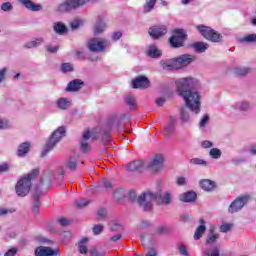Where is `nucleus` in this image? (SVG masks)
Returning a JSON list of instances; mask_svg holds the SVG:
<instances>
[{
  "label": "nucleus",
  "mask_w": 256,
  "mask_h": 256,
  "mask_svg": "<svg viewBox=\"0 0 256 256\" xmlns=\"http://www.w3.org/2000/svg\"><path fill=\"white\" fill-rule=\"evenodd\" d=\"M199 87V80L186 77L176 81V89L182 99H184L186 107L196 115L201 113V93L195 90Z\"/></svg>",
  "instance_id": "obj_1"
},
{
  "label": "nucleus",
  "mask_w": 256,
  "mask_h": 256,
  "mask_svg": "<svg viewBox=\"0 0 256 256\" xmlns=\"http://www.w3.org/2000/svg\"><path fill=\"white\" fill-rule=\"evenodd\" d=\"M154 201L157 202L158 205H171L173 195L171 192H163L161 194L144 192L137 199L138 205H140L144 211H151Z\"/></svg>",
  "instance_id": "obj_2"
},
{
  "label": "nucleus",
  "mask_w": 256,
  "mask_h": 256,
  "mask_svg": "<svg viewBox=\"0 0 256 256\" xmlns=\"http://www.w3.org/2000/svg\"><path fill=\"white\" fill-rule=\"evenodd\" d=\"M38 175L39 169H34L30 174L19 179L15 186L18 197H26V195H29V191H31V181H33V179H35Z\"/></svg>",
  "instance_id": "obj_3"
},
{
  "label": "nucleus",
  "mask_w": 256,
  "mask_h": 256,
  "mask_svg": "<svg viewBox=\"0 0 256 256\" xmlns=\"http://www.w3.org/2000/svg\"><path fill=\"white\" fill-rule=\"evenodd\" d=\"M63 137H65V127L60 126L56 131L53 132L49 141L46 143V146L42 151V157H45L47 152L51 151V149H53V147H55V145H57L61 139H63Z\"/></svg>",
  "instance_id": "obj_4"
},
{
  "label": "nucleus",
  "mask_w": 256,
  "mask_h": 256,
  "mask_svg": "<svg viewBox=\"0 0 256 256\" xmlns=\"http://www.w3.org/2000/svg\"><path fill=\"white\" fill-rule=\"evenodd\" d=\"M196 29L199 31L202 37H204L208 41H212V43H219V41H221V34L211 29V27L209 26L198 25L196 26Z\"/></svg>",
  "instance_id": "obj_5"
},
{
  "label": "nucleus",
  "mask_w": 256,
  "mask_h": 256,
  "mask_svg": "<svg viewBox=\"0 0 256 256\" xmlns=\"http://www.w3.org/2000/svg\"><path fill=\"white\" fill-rule=\"evenodd\" d=\"M88 1L89 0H66L57 7V11H59V13H65L72 9H78V7H83Z\"/></svg>",
  "instance_id": "obj_6"
},
{
  "label": "nucleus",
  "mask_w": 256,
  "mask_h": 256,
  "mask_svg": "<svg viewBox=\"0 0 256 256\" xmlns=\"http://www.w3.org/2000/svg\"><path fill=\"white\" fill-rule=\"evenodd\" d=\"M249 201H251V196L247 194L236 198L229 207V213H237V211H241Z\"/></svg>",
  "instance_id": "obj_7"
},
{
  "label": "nucleus",
  "mask_w": 256,
  "mask_h": 256,
  "mask_svg": "<svg viewBox=\"0 0 256 256\" xmlns=\"http://www.w3.org/2000/svg\"><path fill=\"white\" fill-rule=\"evenodd\" d=\"M109 45V42L105 39L94 38L88 42V49L94 51V53H99Z\"/></svg>",
  "instance_id": "obj_8"
},
{
  "label": "nucleus",
  "mask_w": 256,
  "mask_h": 256,
  "mask_svg": "<svg viewBox=\"0 0 256 256\" xmlns=\"http://www.w3.org/2000/svg\"><path fill=\"white\" fill-rule=\"evenodd\" d=\"M185 31L184 30H175L174 35L170 38V44L173 47H183V42L185 41Z\"/></svg>",
  "instance_id": "obj_9"
},
{
  "label": "nucleus",
  "mask_w": 256,
  "mask_h": 256,
  "mask_svg": "<svg viewBox=\"0 0 256 256\" xmlns=\"http://www.w3.org/2000/svg\"><path fill=\"white\" fill-rule=\"evenodd\" d=\"M176 62V69H183V67H187L193 63L195 56L189 54H183L178 58H174Z\"/></svg>",
  "instance_id": "obj_10"
},
{
  "label": "nucleus",
  "mask_w": 256,
  "mask_h": 256,
  "mask_svg": "<svg viewBox=\"0 0 256 256\" xmlns=\"http://www.w3.org/2000/svg\"><path fill=\"white\" fill-rule=\"evenodd\" d=\"M95 137L97 136H93V133H91V131L89 130L84 132V134L82 135V140L80 142V149L82 153H88V151H91V146L87 141L88 139H95Z\"/></svg>",
  "instance_id": "obj_11"
},
{
  "label": "nucleus",
  "mask_w": 256,
  "mask_h": 256,
  "mask_svg": "<svg viewBox=\"0 0 256 256\" xmlns=\"http://www.w3.org/2000/svg\"><path fill=\"white\" fill-rule=\"evenodd\" d=\"M148 33L152 39H159L163 35H166L167 27L163 25L153 26L149 29Z\"/></svg>",
  "instance_id": "obj_12"
},
{
  "label": "nucleus",
  "mask_w": 256,
  "mask_h": 256,
  "mask_svg": "<svg viewBox=\"0 0 256 256\" xmlns=\"http://www.w3.org/2000/svg\"><path fill=\"white\" fill-rule=\"evenodd\" d=\"M35 255L36 256H57L59 254V249H51L49 247L45 246H39L35 250Z\"/></svg>",
  "instance_id": "obj_13"
},
{
  "label": "nucleus",
  "mask_w": 256,
  "mask_h": 256,
  "mask_svg": "<svg viewBox=\"0 0 256 256\" xmlns=\"http://www.w3.org/2000/svg\"><path fill=\"white\" fill-rule=\"evenodd\" d=\"M164 162L165 159L163 158V155L158 154L153 157L151 163L148 164V168L152 169V171H159L160 169H163Z\"/></svg>",
  "instance_id": "obj_14"
},
{
  "label": "nucleus",
  "mask_w": 256,
  "mask_h": 256,
  "mask_svg": "<svg viewBox=\"0 0 256 256\" xmlns=\"http://www.w3.org/2000/svg\"><path fill=\"white\" fill-rule=\"evenodd\" d=\"M149 84V79H147L145 76H139L132 81L133 89H147Z\"/></svg>",
  "instance_id": "obj_15"
},
{
  "label": "nucleus",
  "mask_w": 256,
  "mask_h": 256,
  "mask_svg": "<svg viewBox=\"0 0 256 256\" xmlns=\"http://www.w3.org/2000/svg\"><path fill=\"white\" fill-rule=\"evenodd\" d=\"M221 236L219 235V233H217L215 231V229L210 228V230L208 231V234L206 236V245H215V243H217L219 241V238Z\"/></svg>",
  "instance_id": "obj_16"
},
{
  "label": "nucleus",
  "mask_w": 256,
  "mask_h": 256,
  "mask_svg": "<svg viewBox=\"0 0 256 256\" xmlns=\"http://www.w3.org/2000/svg\"><path fill=\"white\" fill-rule=\"evenodd\" d=\"M105 29H107V24L105 23L103 16H98L94 26V34L101 35Z\"/></svg>",
  "instance_id": "obj_17"
},
{
  "label": "nucleus",
  "mask_w": 256,
  "mask_h": 256,
  "mask_svg": "<svg viewBox=\"0 0 256 256\" xmlns=\"http://www.w3.org/2000/svg\"><path fill=\"white\" fill-rule=\"evenodd\" d=\"M127 169L128 171H143V169H145V162H143V160H136L133 162H130L127 165Z\"/></svg>",
  "instance_id": "obj_18"
},
{
  "label": "nucleus",
  "mask_w": 256,
  "mask_h": 256,
  "mask_svg": "<svg viewBox=\"0 0 256 256\" xmlns=\"http://www.w3.org/2000/svg\"><path fill=\"white\" fill-rule=\"evenodd\" d=\"M18 1H20V3H22V5L26 7V9H28V11H41V9L43 8L41 4H35L31 0H18Z\"/></svg>",
  "instance_id": "obj_19"
},
{
  "label": "nucleus",
  "mask_w": 256,
  "mask_h": 256,
  "mask_svg": "<svg viewBox=\"0 0 256 256\" xmlns=\"http://www.w3.org/2000/svg\"><path fill=\"white\" fill-rule=\"evenodd\" d=\"M162 69L166 71H172V69H177V64L175 62V58L171 60H162L160 62Z\"/></svg>",
  "instance_id": "obj_20"
},
{
  "label": "nucleus",
  "mask_w": 256,
  "mask_h": 256,
  "mask_svg": "<svg viewBox=\"0 0 256 256\" xmlns=\"http://www.w3.org/2000/svg\"><path fill=\"white\" fill-rule=\"evenodd\" d=\"M195 199H197V194L191 191L185 192L180 196V201H183V203H192Z\"/></svg>",
  "instance_id": "obj_21"
},
{
  "label": "nucleus",
  "mask_w": 256,
  "mask_h": 256,
  "mask_svg": "<svg viewBox=\"0 0 256 256\" xmlns=\"http://www.w3.org/2000/svg\"><path fill=\"white\" fill-rule=\"evenodd\" d=\"M200 223H201V225L198 226V228L196 229L195 234H194L195 241H199V239H201V237H203V234L205 233V231L207 229L205 227V220L201 219Z\"/></svg>",
  "instance_id": "obj_22"
},
{
  "label": "nucleus",
  "mask_w": 256,
  "mask_h": 256,
  "mask_svg": "<svg viewBox=\"0 0 256 256\" xmlns=\"http://www.w3.org/2000/svg\"><path fill=\"white\" fill-rule=\"evenodd\" d=\"M30 147H31V143L29 142H24L20 144L17 150L18 157H24V155H27V153H29Z\"/></svg>",
  "instance_id": "obj_23"
},
{
  "label": "nucleus",
  "mask_w": 256,
  "mask_h": 256,
  "mask_svg": "<svg viewBox=\"0 0 256 256\" xmlns=\"http://www.w3.org/2000/svg\"><path fill=\"white\" fill-rule=\"evenodd\" d=\"M81 87H83V81H81L79 79H75L68 84L66 90L67 91H79V89H81Z\"/></svg>",
  "instance_id": "obj_24"
},
{
  "label": "nucleus",
  "mask_w": 256,
  "mask_h": 256,
  "mask_svg": "<svg viewBox=\"0 0 256 256\" xmlns=\"http://www.w3.org/2000/svg\"><path fill=\"white\" fill-rule=\"evenodd\" d=\"M202 256H221V252L218 246L213 248H204L202 251Z\"/></svg>",
  "instance_id": "obj_25"
},
{
  "label": "nucleus",
  "mask_w": 256,
  "mask_h": 256,
  "mask_svg": "<svg viewBox=\"0 0 256 256\" xmlns=\"http://www.w3.org/2000/svg\"><path fill=\"white\" fill-rule=\"evenodd\" d=\"M200 187L204 191H213V189H215V182L205 179L200 182Z\"/></svg>",
  "instance_id": "obj_26"
},
{
  "label": "nucleus",
  "mask_w": 256,
  "mask_h": 256,
  "mask_svg": "<svg viewBox=\"0 0 256 256\" xmlns=\"http://www.w3.org/2000/svg\"><path fill=\"white\" fill-rule=\"evenodd\" d=\"M196 53H205L209 49V44L205 42H196L192 45Z\"/></svg>",
  "instance_id": "obj_27"
},
{
  "label": "nucleus",
  "mask_w": 256,
  "mask_h": 256,
  "mask_svg": "<svg viewBox=\"0 0 256 256\" xmlns=\"http://www.w3.org/2000/svg\"><path fill=\"white\" fill-rule=\"evenodd\" d=\"M147 55H148V57H152V59L161 57V50L157 49V46L151 45L148 48Z\"/></svg>",
  "instance_id": "obj_28"
},
{
  "label": "nucleus",
  "mask_w": 256,
  "mask_h": 256,
  "mask_svg": "<svg viewBox=\"0 0 256 256\" xmlns=\"http://www.w3.org/2000/svg\"><path fill=\"white\" fill-rule=\"evenodd\" d=\"M172 133H175V120L172 119L168 122L164 129V135L165 137H169Z\"/></svg>",
  "instance_id": "obj_29"
},
{
  "label": "nucleus",
  "mask_w": 256,
  "mask_h": 256,
  "mask_svg": "<svg viewBox=\"0 0 256 256\" xmlns=\"http://www.w3.org/2000/svg\"><path fill=\"white\" fill-rule=\"evenodd\" d=\"M56 103L58 109L62 110L69 109V106L71 105V101L67 98H59Z\"/></svg>",
  "instance_id": "obj_30"
},
{
  "label": "nucleus",
  "mask_w": 256,
  "mask_h": 256,
  "mask_svg": "<svg viewBox=\"0 0 256 256\" xmlns=\"http://www.w3.org/2000/svg\"><path fill=\"white\" fill-rule=\"evenodd\" d=\"M155 3H157V0H146V3L144 4V13L153 11Z\"/></svg>",
  "instance_id": "obj_31"
},
{
  "label": "nucleus",
  "mask_w": 256,
  "mask_h": 256,
  "mask_svg": "<svg viewBox=\"0 0 256 256\" xmlns=\"http://www.w3.org/2000/svg\"><path fill=\"white\" fill-rule=\"evenodd\" d=\"M54 31L56 33H59V35H63V33H67V27L64 26L63 23L58 22V23L54 24Z\"/></svg>",
  "instance_id": "obj_32"
},
{
  "label": "nucleus",
  "mask_w": 256,
  "mask_h": 256,
  "mask_svg": "<svg viewBox=\"0 0 256 256\" xmlns=\"http://www.w3.org/2000/svg\"><path fill=\"white\" fill-rule=\"evenodd\" d=\"M42 43H43V38H36L35 40H32L26 43L25 47L27 49H33V47H38V45H41Z\"/></svg>",
  "instance_id": "obj_33"
},
{
  "label": "nucleus",
  "mask_w": 256,
  "mask_h": 256,
  "mask_svg": "<svg viewBox=\"0 0 256 256\" xmlns=\"http://www.w3.org/2000/svg\"><path fill=\"white\" fill-rule=\"evenodd\" d=\"M255 42H256V34H250L240 38V43H255Z\"/></svg>",
  "instance_id": "obj_34"
},
{
  "label": "nucleus",
  "mask_w": 256,
  "mask_h": 256,
  "mask_svg": "<svg viewBox=\"0 0 256 256\" xmlns=\"http://www.w3.org/2000/svg\"><path fill=\"white\" fill-rule=\"evenodd\" d=\"M126 103L127 105H129L130 109H137V102L134 96H131V95L127 96Z\"/></svg>",
  "instance_id": "obj_35"
},
{
  "label": "nucleus",
  "mask_w": 256,
  "mask_h": 256,
  "mask_svg": "<svg viewBox=\"0 0 256 256\" xmlns=\"http://www.w3.org/2000/svg\"><path fill=\"white\" fill-rule=\"evenodd\" d=\"M180 119L182 121V123H189V112H187V110H185V108H182L180 111Z\"/></svg>",
  "instance_id": "obj_36"
},
{
  "label": "nucleus",
  "mask_w": 256,
  "mask_h": 256,
  "mask_svg": "<svg viewBox=\"0 0 256 256\" xmlns=\"http://www.w3.org/2000/svg\"><path fill=\"white\" fill-rule=\"evenodd\" d=\"M66 165L68 169H70L71 171H75V169H77V158L75 157L69 158Z\"/></svg>",
  "instance_id": "obj_37"
},
{
  "label": "nucleus",
  "mask_w": 256,
  "mask_h": 256,
  "mask_svg": "<svg viewBox=\"0 0 256 256\" xmlns=\"http://www.w3.org/2000/svg\"><path fill=\"white\" fill-rule=\"evenodd\" d=\"M190 163L192 165H200L201 167H207V161L201 159V158H192L190 160Z\"/></svg>",
  "instance_id": "obj_38"
},
{
  "label": "nucleus",
  "mask_w": 256,
  "mask_h": 256,
  "mask_svg": "<svg viewBox=\"0 0 256 256\" xmlns=\"http://www.w3.org/2000/svg\"><path fill=\"white\" fill-rule=\"evenodd\" d=\"M88 239L87 238H83L80 243H79V252L82 255H85L87 253V246H85V243H87Z\"/></svg>",
  "instance_id": "obj_39"
},
{
  "label": "nucleus",
  "mask_w": 256,
  "mask_h": 256,
  "mask_svg": "<svg viewBox=\"0 0 256 256\" xmlns=\"http://www.w3.org/2000/svg\"><path fill=\"white\" fill-rule=\"evenodd\" d=\"M209 155L212 157V159H219L221 158V150H219V148H212Z\"/></svg>",
  "instance_id": "obj_40"
},
{
  "label": "nucleus",
  "mask_w": 256,
  "mask_h": 256,
  "mask_svg": "<svg viewBox=\"0 0 256 256\" xmlns=\"http://www.w3.org/2000/svg\"><path fill=\"white\" fill-rule=\"evenodd\" d=\"M88 204H89V200H87L85 198H80V199L76 200V205L79 208L87 207Z\"/></svg>",
  "instance_id": "obj_41"
},
{
  "label": "nucleus",
  "mask_w": 256,
  "mask_h": 256,
  "mask_svg": "<svg viewBox=\"0 0 256 256\" xmlns=\"http://www.w3.org/2000/svg\"><path fill=\"white\" fill-rule=\"evenodd\" d=\"M236 109H240V111H247L249 109L248 102H238L236 104Z\"/></svg>",
  "instance_id": "obj_42"
},
{
  "label": "nucleus",
  "mask_w": 256,
  "mask_h": 256,
  "mask_svg": "<svg viewBox=\"0 0 256 256\" xmlns=\"http://www.w3.org/2000/svg\"><path fill=\"white\" fill-rule=\"evenodd\" d=\"M62 73H69V71H73V65L71 63H64L61 67Z\"/></svg>",
  "instance_id": "obj_43"
},
{
  "label": "nucleus",
  "mask_w": 256,
  "mask_h": 256,
  "mask_svg": "<svg viewBox=\"0 0 256 256\" xmlns=\"http://www.w3.org/2000/svg\"><path fill=\"white\" fill-rule=\"evenodd\" d=\"M1 10L2 11H12L13 10V4L11 2H4L1 4Z\"/></svg>",
  "instance_id": "obj_44"
},
{
  "label": "nucleus",
  "mask_w": 256,
  "mask_h": 256,
  "mask_svg": "<svg viewBox=\"0 0 256 256\" xmlns=\"http://www.w3.org/2000/svg\"><path fill=\"white\" fill-rule=\"evenodd\" d=\"M90 255L91 256H105V255H107V252L99 251V250H96L95 248H92V249H90Z\"/></svg>",
  "instance_id": "obj_45"
},
{
  "label": "nucleus",
  "mask_w": 256,
  "mask_h": 256,
  "mask_svg": "<svg viewBox=\"0 0 256 256\" xmlns=\"http://www.w3.org/2000/svg\"><path fill=\"white\" fill-rule=\"evenodd\" d=\"M249 71H251V69L249 68H236L235 73L236 75L243 76V75H247Z\"/></svg>",
  "instance_id": "obj_46"
},
{
  "label": "nucleus",
  "mask_w": 256,
  "mask_h": 256,
  "mask_svg": "<svg viewBox=\"0 0 256 256\" xmlns=\"http://www.w3.org/2000/svg\"><path fill=\"white\" fill-rule=\"evenodd\" d=\"M157 233H159V235H163L165 233H169V226H167V225L159 226L157 228Z\"/></svg>",
  "instance_id": "obj_47"
},
{
  "label": "nucleus",
  "mask_w": 256,
  "mask_h": 256,
  "mask_svg": "<svg viewBox=\"0 0 256 256\" xmlns=\"http://www.w3.org/2000/svg\"><path fill=\"white\" fill-rule=\"evenodd\" d=\"M232 227H233L232 224L225 223L220 226V231H221V233H227V232H229L230 229H232Z\"/></svg>",
  "instance_id": "obj_48"
},
{
  "label": "nucleus",
  "mask_w": 256,
  "mask_h": 256,
  "mask_svg": "<svg viewBox=\"0 0 256 256\" xmlns=\"http://www.w3.org/2000/svg\"><path fill=\"white\" fill-rule=\"evenodd\" d=\"M70 25H71L72 29H79V27H81V25H83V22L79 19H76V20L72 21Z\"/></svg>",
  "instance_id": "obj_49"
},
{
  "label": "nucleus",
  "mask_w": 256,
  "mask_h": 256,
  "mask_svg": "<svg viewBox=\"0 0 256 256\" xmlns=\"http://www.w3.org/2000/svg\"><path fill=\"white\" fill-rule=\"evenodd\" d=\"M10 124L7 119L0 118V129H9Z\"/></svg>",
  "instance_id": "obj_50"
},
{
  "label": "nucleus",
  "mask_w": 256,
  "mask_h": 256,
  "mask_svg": "<svg viewBox=\"0 0 256 256\" xmlns=\"http://www.w3.org/2000/svg\"><path fill=\"white\" fill-rule=\"evenodd\" d=\"M178 249H179L180 255H184V256L189 255V252L187 251V247L185 245L179 244Z\"/></svg>",
  "instance_id": "obj_51"
},
{
  "label": "nucleus",
  "mask_w": 256,
  "mask_h": 256,
  "mask_svg": "<svg viewBox=\"0 0 256 256\" xmlns=\"http://www.w3.org/2000/svg\"><path fill=\"white\" fill-rule=\"evenodd\" d=\"M102 232H103V225L98 224L94 226L93 228L94 235H100Z\"/></svg>",
  "instance_id": "obj_52"
},
{
  "label": "nucleus",
  "mask_w": 256,
  "mask_h": 256,
  "mask_svg": "<svg viewBox=\"0 0 256 256\" xmlns=\"http://www.w3.org/2000/svg\"><path fill=\"white\" fill-rule=\"evenodd\" d=\"M35 201H36V204L32 208V213L34 215H37V213H39V196H35Z\"/></svg>",
  "instance_id": "obj_53"
},
{
  "label": "nucleus",
  "mask_w": 256,
  "mask_h": 256,
  "mask_svg": "<svg viewBox=\"0 0 256 256\" xmlns=\"http://www.w3.org/2000/svg\"><path fill=\"white\" fill-rule=\"evenodd\" d=\"M121 229H123V226H121V224L110 223V230L111 231H121Z\"/></svg>",
  "instance_id": "obj_54"
},
{
  "label": "nucleus",
  "mask_w": 256,
  "mask_h": 256,
  "mask_svg": "<svg viewBox=\"0 0 256 256\" xmlns=\"http://www.w3.org/2000/svg\"><path fill=\"white\" fill-rule=\"evenodd\" d=\"M115 199H123L125 197V191L123 189H119L114 193Z\"/></svg>",
  "instance_id": "obj_55"
},
{
  "label": "nucleus",
  "mask_w": 256,
  "mask_h": 256,
  "mask_svg": "<svg viewBox=\"0 0 256 256\" xmlns=\"http://www.w3.org/2000/svg\"><path fill=\"white\" fill-rule=\"evenodd\" d=\"M97 215H98V219H105V217H107V210L104 208H100L98 210Z\"/></svg>",
  "instance_id": "obj_56"
},
{
  "label": "nucleus",
  "mask_w": 256,
  "mask_h": 256,
  "mask_svg": "<svg viewBox=\"0 0 256 256\" xmlns=\"http://www.w3.org/2000/svg\"><path fill=\"white\" fill-rule=\"evenodd\" d=\"M203 149H211V147H213V142L209 141V140H205L201 143Z\"/></svg>",
  "instance_id": "obj_57"
},
{
  "label": "nucleus",
  "mask_w": 256,
  "mask_h": 256,
  "mask_svg": "<svg viewBox=\"0 0 256 256\" xmlns=\"http://www.w3.org/2000/svg\"><path fill=\"white\" fill-rule=\"evenodd\" d=\"M209 123V115H204L200 120V127H205Z\"/></svg>",
  "instance_id": "obj_58"
},
{
  "label": "nucleus",
  "mask_w": 256,
  "mask_h": 256,
  "mask_svg": "<svg viewBox=\"0 0 256 256\" xmlns=\"http://www.w3.org/2000/svg\"><path fill=\"white\" fill-rule=\"evenodd\" d=\"M121 37H123V33H121V31H117L112 34L113 41H119Z\"/></svg>",
  "instance_id": "obj_59"
},
{
  "label": "nucleus",
  "mask_w": 256,
  "mask_h": 256,
  "mask_svg": "<svg viewBox=\"0 0 256 256\" xmlns=\"http://www.w3.org/2000/svg\"><path fill=\"white\" fill-rule=\"evenodd\" d=\"M102 141L103 143H109L111 141V135L109 134V132H104L102 136Z\"/></svg>",
  "instance_id": "obj_60"
},
{
  "label": "nucleus",
  "mask_w": 256,
  "mask_h": 256,
  "mask_svg": "<svg viewBox=\"0 0 256 256\" xmlns=\"http://www.w3.org/2000/svg\"><path fill=\"white\" fill-rule=\"evenodd\" d=\"M58 223L62 226V227H67V225H69V220L62 217L58 219Z\"/></svg>",
  "instance_id": "obj_61"
},
{
  "label": "nucleus",
  "mask_w": 256,
  "mask_h": 256,
  "mask_svg": "<svg viewBox=\"0 0 256 256\" xmlns=\"http://www.w3.org/2000/svg\"><path fill=\"white\" fill-rule=\"evenodd\" d=\"M17 251V248H11L4 254V256H15L17 255Z\"/></svg>",
  "instance_id": "obj_62"
},
{
  "label": "nucleus",
  "mask_w": 256,
  "mask_h": 256,
  "mask_svg": "<svg viewBox=\"0 0 256 256\" xmlns=\"http://www.w3.org/2000/svg\"><path fill=\"white\" fill-rule=\"evenodd\" d=\"M177 185H187V179L185 177H178Z\"/></svg>",
  "instance_id": "obj_63"
},
{
  "label": "nucleus",
  "mask_w": 256,
  "mask_h": 256,
  "mask_svg": "<svg viewBox=\"0 0 256 256\" xmlns=\"http://www.w3.org/2000/svg\"><path fill=\"white\" fill-rule=\"evenodd\" d=\"M5 171H9V164L7 163L0 165V173H5Z\"/></svg>",
  "instance_id": "obj_64"
}]
</instances>
